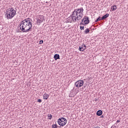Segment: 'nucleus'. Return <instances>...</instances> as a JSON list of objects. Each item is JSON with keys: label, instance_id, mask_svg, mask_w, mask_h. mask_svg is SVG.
I'll use <instances>...</instances> for the list:
<instances>
[{"label": "nucleus", "instance_id": "nucleus-24", "mask_svg": "<svg viewBox=\"0 0 128 128\" xmlns=\"http://www.w3.org/2000/svg\"><path fill=\"white\" fill-rule=\"evenodd\" d=\"M120 122V120H118L117 121H116V122Z\"/></svg>", "mask_w": 128, "mask_h": 128}, {"label": "nucleus", "instance_id": "nucleus-12", "mask_svg": "<svg viewBox=\"0 0 128 128\" xmlns=\"http://www.w3.org/2000/svg\"><path fill=\"white\" fill-rule=\"evenodd\" d=\"M116 8H118L116 6L114 5L113 6H112L111 10H112V12H114V10H116Z\"/></svg>", "mask_w": 128, "mask_h": 128}, {"label": "nucleus", "instance_id": "nucleus-9", "mask_svg": "<svg viewBox=\"0 0 128 128\" xmlns=\"http://www.w3.org/2000/svg\"><path fill=\"white\" fill-rule=\"evenodd\" d=\"M54 59L55 60H60V54H55L54 56Z\"/></svg>", "mask_w": 128, "mask_h": 128}, {"label": "nucleus", "instance_id": "nucleus-8", "mask_svg": "<svg viewBox=\"0 0 128 128\" xmlns=\"http://www.w3.org/2000/svg\"><path fill=\"white\" fill-rule=\"evenodd\" d=\"M85 50H86V46H85L84 44H82V46H79L80 52H84Z\"/></svg>", "mask_w": 128, "mask_h": 128}, {"label": "nucleus", "instance_id": "nucleus-16", "mask_svg": "<svg viewBox=\"0 0 128 128\" xmlns=\"http://www.w3.org/2000/svg\"><path fill=\"white\" fill-rule=\"evenodd\" d=\"M100 20H102V18L100 16H99L96 20H95L96 22H100Z\"/></svg>", "mask_w": 128, "mask_h": 128}, {"label": "nucleus", "instance_id": "nucleus-2", "mask_svg": "<svg viewBox=\"0 0 128 128\" xmlns=\"http://www.w3.org/2000/svg\"><path fill=\"white\" fill-rule=\"evenodd\" d=\"M16 12L14 9L13 8H9L6 10L5 16L8 20H12V18L16 16Z\"/></svg>", "mask_w": 128, "mask_h": 128}, {"label": "nucleus", "instance_id": "nucleus-25", "mask_svg": "<svg viewBox=\"0 0 128 128\" xmlns=\"http://www.w3.org/2000/svg\"><path fill=\"white\" fill-rule=\"evenodd\" d=\"M100 118H104V115L101 116Z\"/></svg>", "mask_w": 128, "mask_h": 128}, {"label": "nucleus", "instance_id": "nucleus-13", "mask_svg": "<svg viewBox=\"0 0 128 128\" xmlns=\"http://www.w3.org/2000/svg\"><path fill=\"white\" fill-rule=\"evenodd\" d=\"M43 20H40V18L37 19V24L38 26H40Z\"/></svg>", "mask_w": 128, "mask_h": 128}, {"label": "nucleus", "instance_id": "nucleus-30", "mask_svg": "<svg viewBox=\"0 0 128 128\" xmlns=\"http://www.w3.org/2000/svg\"><path fill=\"white\" fill-rule=\"evenodd\" d=\"M84 88H86V86H84Z\"/></svg>", "mask_w": 128, "mask_h": 128}, {"label": "nucleus", "instance_id": "nucleus-19", "mask_svg": "<svg viewBox=\"0 0 128 128\" xmlns=\"http://www.w3.org/2000/svg\"><path fill=\"white\" fill-rule=\"evenodd\" d=\"M80 30H84V26H80Z\"/></svg>", "mask_w": 128, "mask_h": 128}, {"label": "nucleus", "instance_id": "nucleus-27", "mask_svg": "<svg viewBox=\"0 0 128 128\" xmlns=\"http://www.w3.org/2000/svg\"><path fill=\"white\" fill-rule=\"evenodd\" d=\"M16 32H20V31L19 30H17Z\"/></svg>", "mask_w": 128, "mask_h": 128}, {"label": "nucleus", "instance_id": "nucleus-1", "mask_svg": "<svg viewBox=\"0 0 128 128\" xmlns=\"http://www.w3.org/2000/svg\"><path fill=\"white\" fill-rule=\"evenodd\" d=\"M30 18H27L23 20L20 24V30L22 32H29L32 30V24L30 20Z\"/></svg>", "mask_w": 128, "mask_h": 128}, {"label": "nucleus", "instance_id": "nucleus-6", "mask_svg": "<svg viewBox=\"0 0 128 128\" xmlns=\"http://www.w3.org/2000/svg\"><path fill=\"white\" fill-rule=\"evenodd\" d=\"M81 22H83L84 24H90V18L88 16H84Z\"/></svg>", "mask_w": 128, "mask_h": 128}, {"label": "nucleus", "instance_id": "nucleus-29", "mask_svg": "<svg viewBox=\"0 0 128 128\" xmlns=\"http://www.w3.org/2000/svg\"><path fill=\"white\" fill-rule=\"evenodd\" d=\"M44 20V18H43Z\"/></svg>", "mask_w": 128, "mask_h": 128}, {"label": "nucleus", "instance_id": "nucleus-20", "mask_svg": "<svg viewBox=\"0 0 128 128\" xmlns=\"http://www.w3.org/2000/svg\"><path fill=\"white\" fill-rule=\"evenodd\" d=\"M112 128H118V126H116V124H113L112 126Z\"/></svg>", "mask_w": 128, "mask_h": 128}, {"label": "nucleus", "instance_id": "nucleus-4", "mask_svg": "<svg viewBox=\"0 0 128 128\" xmlns=\"http://www.w3.org/2000/svg\"><path fill=\"white\" fill-rule=\"evenodd\" d=\"M68 122V120L64 117L59 118L58 120V122L59 126H64L66 124V122Z\"/></svg>", "mask_w": 128, "mask_h": 128}, {"label": "nucleus", "instance_id": "nucleus-17", "mask_svg": "<svg viewBox=\"0 0 128 128\" xmlns=\"http://www.w3.org/2000/svg\"><path fill=\"white\" fill-rule=\"evenodd\" d=\"M48 120H52V114H48Z\"/></svg>", "mask_w": 128, "mask_h": 128}, {"label": "nucleus", "instance_id": "nucleus-14", "mask_svg": "<svg viewBox=\"0 0 128 128\" xmlns=\"http://www.w3.org/2000/svg\"><path fill=\"white\" fill-rule=\"evenodd\" d=\"M49 96H50V95H48V94H44L43 98H44V100H48V98Z\"/></svg>", "mask_w": 128, "mask_h": 128}, {"label": "nucleus", "instance_id": "nucleus-5", "mask_svg": "<svg viewBox=\"0 0 128 128\" xmlns=\"http://www.w3.org/2000/svg\"><path fill=\"white\" fill-rule=\"evenodd\" d=\"M84 80H78L75 82L74 86L76 88H82L84 86Z\"/></svg>", "mask_w": 128, "mask_h": 128}, {"label": "nucleus", "instance_id": "nucleus-28", "mask_svg": "<svg viewBox=\"0 0 128 128\" xmlns=\"http://www.w3.org/2000/svg\"><path fill=\"white\" fill-rule=\"evenodd\" d=\"M84 48H86V46H83Z\"/></svg>", "mask_w": 128, "mask_h": 128}, {"label": "nucleus", "instance_id": "nucleus-11", "mask_svg": "<svg viewBox=\"0 0 128 128\" xmlns=\"http://www.w3.org/2000/svg\"><path fill=\"white\" fill-rule=\"evenodd\" d=\"M109 16H110V14H106L104 16H102V20H106V18H108Z\"/></svg>", "mask_w": 128, "mask_h": 128}, {"label": "nucleus", "instance_id": "nucleus-22", "mask_svg": "<svg viewBox=\"0 0 128 128\" xmlns=\"http://www.w3.org/2000/svg\"><path fill=\"white\" fill-rule=\"evenodd\" d=\"M40 44H44V40H41L39 42Z\"/></svg>", "mask_w": 128, "mask_h": 128}, {"label": "nucleus", "instance_id": "nucleus-26", "mask_svg": "<svg viewBox=\"0 0 128 128\" xmlns=\"http://www.w3.org/2000/svg\"><path fill=\"white\" fill-rule=\"evenodd\" d=\"M95 102H98V98L95 99Z\"/></svg>", "mask_w": 128, "mask_h": 128}, {"label": "nucleus", "instance_id": "nucleus-10", "mask_svg": "<svg viewBox=\"0 0 128 128\" xmlns=\"http://www.w3.org/2000/svg\"><path fill=\"white\" fill-rule=\"evenodd\" d=\"M96 114L98 116H100L102 114V110H98L96 112Z\"/></svg>", "mask_w": 128, "mask_h": 128}, {"label": "nucleus", "instance_id": "nucleus-7", "mask_svg": "<svg viewBox=\"0 0 128 128\" xmlns=\"http://www.w3.org/2000/svg\"><path fill=\"white\" fill-rule=\"evenodd\" d=\"M82 16L75 15L74 17L71 18L74 22H76V20H82Z\"/></svg>", "mask_w": 128, "mask_h": 128}, {"label": "nucleus", "instance_id": "nucleus-15", "mask_svg": "<svg viewBox=\"0 0 128 128\" xmlns=\"http://www.w3.org/2000/svg\"><path fill=\"white\" fill-rule=\"evenodd\" d=\"M90 28H87L84 31V33L86 34H88V32H90Z\"/></svg>", "mask_w": 128, "mask_h": 128}, {"label": "nucleus", "instance_id": "nucleus-23", "mask_svg": "<svg viewBox=\"0 0 128 128\" xmlns=\"http://www.w3.org/2000/svg\"><path fill=\"white\" fill-rule=\"evenodd\" d=\"M38 102H42V100H40V99H38Z\"/></svg>", "mask_w": 128, "mask_h": 128}, {"label": "nucleus", "instance_id": "nucleus-21", "mask_svg": "<svg viewBox=\"0 0 128 128\" xmlns=\"http://www.w3.org/2000/svg\"><path fill=\"white\" fill-rule=\"evenodd\" d=\"M86 24H84V23L82 22L80 24V26H84Z\"/></svg>", "mask_w": 128, "mask_h": 128}, {"label": "nucleus", "instance_id": "nucleus-18", "mask_svg": "<svg viewBox=\"0 0 128 128\" xmlns=\"http://www.w3.org/2000/svg\"><path fill=\"white\" fill-rule=\"evenodd\" d=\"M52 128H58V125L56 124H53L52 125Z\"/></svg>", "mask_w": 128, "mask_h": 128}, {"label": "nucleus", "instance_id": "nucleus-3", "mask_svg": "<svg viewBox=\"0 0 128 128\" xmlns=\"http://www.w3.org/2000/svg\"><path fill=\"white\" fill-rule=\"evenodd\" d=\"M75 16H84V8L82 7L74 10L72 12V14L70 15L68 18H74Z\"/></svg>", "mask_w": 128, "mask_h": 128}]
</instances>
